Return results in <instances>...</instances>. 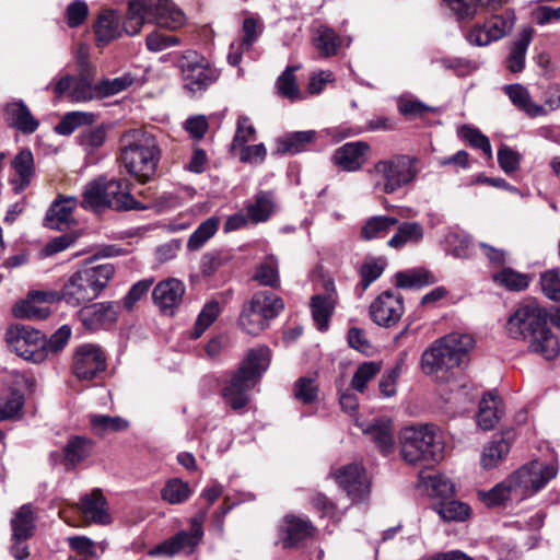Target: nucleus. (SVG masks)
I'll return each instance as SVG.
<instances>
[{"instance_id":"nucleus-1","label":"nucleus","mask_w":560,"mask_h":560,"mask_svg":"<svg viewBox=\"0 0 560 560\" xmlns=\"http://www.w3.org/2000/svg\"><path fill=\"white\" fill-rule=\"evenodd\" d=\"M548 314L536 301H526L510 316L506 330L513 339L527 340L530 351L545 359H555L560 352L558 338L547 327Z\"/></svg>"},{"instance_id":"nucleus-2","label":"nucleus","mask_w":560,"mask_h":560,"mask_svg":"<svg viewBox=\"0 0 560 560\" xmlns=\"http://www.w3.org/2000/svg\"><path fill=\"white\" fill-rule=\"evenodd\" d=\"M474 339L465 334H451L434 341L421 355L422 372L439 383H450L467 363Z\"/></svg>"},{"instance_id":"nucleus-3","label":"nucleus","mask_w":560,"mask_h":560,"mask_svg":"<svg viewBox=\"0 0 560 560\" xmlns=\"http://www.w3.org/2000/svg\"><path fill=\"white\" fill-rule=\"evenodd\" d=\"M160 154L155 137L148 131L128 130L120 139L122 165L140 183H147L154 176Z\"/></svg>"},{"instance_id":"nucleus-4","label":"nucleus","mask_w":560,"mask_h":560,"mask_svg":"<svg viewBox=\"0 0 560 560\" xmlns=\"http://www.w3.org/2000/svg\"><path fill=\"white\" fill-rule=\"evenodd\" d=\"M400 455L411 465L421 460L440 462L445 443L441 430L432 423L405 427L399 432Z\"/></svg>"},{"instance_id":"nucleus-5","label":"nucleus","mask_w":560,"mask_h":560,"mask_svg":"<svg viewBox=\"0 0 560 560\" xmlns=\"http://www.w3.org/2000/svg\"><path fill=\"white\" fill-rule=\"evenodd\" d=\"M269 363L270 350L267 347L249 350L238 371L223 388L225 402L234 410L245 407L249 399V390L257 384Z\"/></svg>"},{"instance_id":"nucleus-6","label":"nucleus","mask_w":560,"mask_h":560,"mask_svg":"<svg viewBox=\"0 0 560 560\" xmlns=\"http://www.w3.org/2000/svg\"><path fill=\"white\" fill-rule=\"evenodd\" d=\"M419 172L417 156L394 154L377 161L369 171V175L375 191L389 195L411 184Z\"/></svg>"},{"instance_id":"nucleus-7","label":"nucleus","mask_w":560,"mask_h":560,"mask_svg":"<svg viewBox=\"0 0 560 560\" xmlns=\"http://www.w3.org/2000/svg\"><path fill=\"white\" fill-rule=\"evenodd\" d=\"M82 207L97 211L103 208L115 210H143L145 207L131 195V184L128 179L98 178L90 183L84 192Z\"/></svg>"},{"instance_id":"nucleus-8","label":"nucleus","mask_w":560,"mask_h":560,"mask_svg":"<svg viewBox=\"0 0 560 560\" xmlns=\"http://www.w3.org/2000/svg\"><path fill=\"white\" fill-rule=\"evenodd\" d=\"M184 20L183 12L171 0H130L124 28L127 34L136 35L145 22H154L175 30Z\"/></svg>"},{"instance_id":"nucleus-9","label":"nucleus","mask_w":560,"mask_h":560,"mask_svg":"<svg viewBox=\"0 0 560 560\" xmlns=\"http://www.w3.org/2000/svg\"><path fill=\"white\" fill-rule=\"evenodd\" d=\"M114 275L110 264L86 267L74 272L62 287L63 301L73 307L96 299Z\"/></svg>"},{"instance_id":"nucleus-10","label":"nucleus","mask_w":560,"mask_h":560,"mask_svg":"<svg viewBox=\"0 0 560 560\" xmlns=\"http://www.w3.org/2000/svg\"><path fill=\"white\" fill-rule=\"evenodd\" d=\"M284 305L276 294L267 291L256 292L244 305L238 324L248 335L257 336L265 330L269 320L279 315Z\"/></svg>"},{"instance_id":"nucleus-11","label":"nucleus","mask_w":560,"mask_h":560,"mask_svg":"<svg viewBox=\"0 0 560 560\" xmlns=\"http://www.w3.org/2000/svg\"><path fill=\"white\" fill-rule=\"evenodd\" d=\"M557 474L558 467L552 463L533 460L523 465L508 477L515 501L534 495L553 479Z\"/></svg>"},{"instance_id":"nucleus-12","label":"nucleus","mask_w":560,"mask_h":560,"mask_svg":"<svg viewBox=\"0 0 560 560\" xmlns=\"http://www.w3.org/2000/svg\"><path fill=\"white\" fill-rule=\"evenodd\" d=\"M185 88L192 93L201 92L214 83L220 72L196 50H186L177 59Z\"/></svg>"},{"instance_id":"nucleus-13","label":"nucleus","mask_w":560,"mask_h":560,"mask_svg":"<svg viewBox=\"0 0 560 560\" xmlns=\"http://www.w3.org/2000/svg\"><path fill=\"white\" fill-rule=\"evenodd\" d=\"M9 348L19 357L34 363L46 359L45 336L38 329L27 325H14L7 331Z\"/></svg>"},{"instance_id":"nucleus-14","label":"nucleus","mask_w":560,"mask_h":560,"mask_svg":"<svg viewBox=\"0 0 560 560\" xmlns=\"http://www.w3.org/2000/svg\"><path fill=\"white\" fill-rule=\"evenodd\" d=\"M94 75L93 71H80L78 77L65 75L57 81L54 93L58 98L67 96L74 103L101 100L98 83H93Z\"/></svg>"},{"instance_id":"nucleus-15","label":"nucleus","mask_w":560,"mask_h":560,"mask_svg":"<svg viewBox=\"0 0 560 560\" xmlns=\"http://www.w3.org/2000/svg\"><path fill=\"white\" fill-rule=\"evenodd\" d=\"M515 16L512 12L492 15L482 24H476L467 34L470 45L482 47L506 36L513 28Z\"/></svg>"},{"instance_id":"nucleus-16","label":"nucleus","mask_w":560,"mask_h":560,"mask_svg":"<svg viewBox=\"0 0 560 560\" xmlns=\"http://www.w3.org/2000/svg\"><path fill=\"white\" fill-rule=\"evenodd\" d=\"M203 536L202 521L194 518L191 521L190 529L182 530L172 538L156 546L150 550L151 556L165 555L172 557L179 552L191 553L199 545Z\"/></svg>"},{"instance_id":"nucleus-17","label":"nucleus","mask_w":560,"mask_h":560,"mask_svg":"<svg viewBox=\"0 0 560 560\" xmlns=\"http://www.w3.org/2000/svg\"><path fill=\"white\" fill-rule=\"evenodd\" d=\"M106 368V357L102 349L93 343H85L75 350L73 373L79 380L90 381Z\"/></svg>"},{"instance_id":"nucleus-18","label":"nucleus","mask_w":560,"mask_h":560,"mask_svg":"<svg viewBox=\"0 0 560 560\" xmlns=\"http://www.w3.org/2000/svg\"><path fill=\"white\" fill-rule=\"evenodd\" d=\"M335 479L352 501H361L370 493V482L363 467L359 464H349L335 472Z\"/></svg>"},{"instance_id":"nucleus-19","label":"nucleus","mask_w":560,"mask_h":560,"mask_svg":"<svg viewBox=\"0 0 560 560\" xmlns=\"http://www.w3.org/2000/svg\"><path fill=\"white\" fill-rule=\"evenodd\" d=\"M118 302H98L82 307L78 312V318L82 326L91 331H96L107 325L114 324L119 315Z\"/></svg>"},{"instance_id":"nucleus-20","label":"nucleus","mask_w":560,"mask_h":560,"mask_svg":"<svg viewBox=\"0 0 560 560\" xmlns=\"http://www.w3.org/2000/svg\"><path fill=\"white\" fill-rule=\"evenodd\" d=\"M402 313L404 306L401 296L389 291L380 294L370 305L371 318L380 326L388 327L396 324Z\"/></svg>"},{"instance_id":"nucleus-21","label":"nucleus","mask_w":560,"mask_h":560,"mask_svg":"<svg viewBox=\"0 0 560 560\" xmlns=\"http://www.w3.org/2000/svg\"><path fill=\"white\" fill-rule=\"evenodd\" d=\"M323 293L315 294L311 300L313 319L319 330H326L337 303L335 284L330 279L323 281Z\"/></svg>"},{"instance_id":"nucleus-22","label":"nucleus","mask_w":560,"mask_h":560,"mask_svg":"<svg viewBox=\"0 0 560 560\" xmlns=\"http://www.w3.org/2000/svg\"><path fill=\"white\" fill-rule=\"evenodd\" d=\"M33 378L24 374L12 375V390L7 398H0V421L19 417L24 406V390L31 389Z\"/></svg>"},{"instance_id":"nucleus-23","label":"nucleus","mask_w":560,"mask_h":560,"mask_svg":"<svg viewBox=\"0 0 560 560\" xmlns=\"http://www.w3.org/2000/svg\"><path fill=\"white\" fill-rule=\"evenodd\" d=\"M13 174L9 182L15 194L23 192L32 182L35 174L34 156L31 150H21L11 161Z\"/></svg>"},{"instance_id":"nucleus-24","label":"nucleus","mask_w":560,"mask_h":560,"mask_svg":"<svg viewBox=\"0 0 560 560\" xmlns=\"http://www.w3.org/2000/svg\"><path fill=\"white\" fill-rule=\"evenodd\" d=\"M5 121L25 135L35 132L39 126L28 106L21 100L8 103L4 107Z\"/></svg>"},{"instance_id":"nucleus-25","label":"nucleus","mask_w":560,"mask_h":560,"mask_svg":"<svg viewBox=\"0 0 560 560\" xmlns=\"http://www.w3.org/2000/svg\"><path fill=\"white\" fill-rule=\"evenodd\" d=\"M369 151L370 145L364 141L348 142L336 150L334 160L342 170L354 172L365 163Z\"/></svg>"},{"instance_id":"nucleus-26","label":"nucleus","mask_w":560,"mask_h":560,"mask_svg":"<svg viewBox=\"0 0 560 560\" xmlns=\"http://www.w3.org/2000/svg\"><path fill=\"white\" fill-rule=\"evenodd\" d=\"M504 415L502 399L494 393H488L479 401V409L476 415L477 425L483 430H492Z\"/></svg>"},{"instance_id":"nucleus-27","label":"nucleus","mask_w":560,"mask_h":560,"mask_svg":"<svg viewBox=\"0 0 560 560\" xmlns=\"http://www.w3.org/2000/svg\"><path fill=\"white\" fill-rule=\"evenodd\" d=\"M77 505L86 521L101 525L110 523L107 501L98 489L83 495Z\"/></svg>"},{"instance_id":"nucleus-28","label":"nucleus","mask_w":560,"mask_h":560,"mask_svg":"<svg viewBox=\"0 0 560 560\" xmlns=\"http://www.w3.org/2000/svg\"><path fill=\"white\" fill-rule=\"evenodd\" d=\"M185 285L177 279L161 281L153 290L154 303L162 312L172 311L183 299Z\"/></svg>"},{"instance_id":"nucleus-29","label":"nucleus","mask_w":560,"mask_h":560,"mask_svg":"<svg viewBox=\"0 0 560 560\" xmlns=\"http://www.w3.org/2000/svg\"><path fill=\"white\" fill-rule=\"evenodd\" d=\"M362 431L382 453L389 454L394 451V428L389 419H375L369 425L362 428Z\"/></svg>"},{"instance_id":"nucleus-30","label":"nucleus","mask_w":560,"mask_h":560,"mask_svg":"<svg viewBox=\"0 0 560 560\" xmlns=\"http://www.w3.org/2000/svg\"><path fill=\"white\" fill-rule=\"evenodd\" d=\"M504 92L512 104L529 117L545 116L548 110L532 100L528 90L522 84H509L504 86Z\"/></svg>"},{"instance_id":"nucleus-31","label":"nucleus","mask_w":560,"mask_h":560,"mask_svg":"<svg viewBox=\"0 0 560 560\" xmlns=\"http://www.w3.org/2000/svg\"><path fill=\"white\" fill-rule=\"evenodd\" d=\"M312 524L304 518L295 516H287L282 524V545L284 548L296 546L313 534Z\"/></svg>"},{"instance_id":"nucleus-32","label":"nucleus","mask_w":560,"mask_h":560,"mask_svg":"<svg viewBox=\"0 0 560 560\" xmlns=\"http://www.w3.org/2000/svg\"><path fill=\"white\" fill-rule=\"evenodd\" d=\"M75 206L77 199L73 197L55 201L46 214V225L55 230L67 228L73 221L72 212Z\"/></svg>"},{"instance_id":"nucleus-33","label":"nucleus","mask_w":560,"mask_h":560,"mask_svg":"<svg viewBox=\"0 0 560 560\" xmlns=\"http://www.w3.org/2000/svg\"><path fill=\"white\" fill-rule=\"evenodd\" d=\"M316 132L314 130L295 131L287 133L276 141L277 154H298L314 141Z\"/></svg>"},{"instance_id":"nucleus-34","label":"nucleus","mask_w":560,"mask_h":560,"mask_svg":"<svg viewBox=\"0 0 560 560\" xmlns=\"http://www.w3.org/2000/svg\"><path fill=\"white\" fill-rule=\"evenodd\" d=\"M96 45L106 46L120 35L119 16L115 11L107 10L100 14L94 24Z\"/></svg>"},{"instance_id":"nucleus-35","label":"nucleus","mask_w":560,"mask_h":560,"mask_svg":"<svg viewBox=\"0 0 560 560\" xmlns=\"http://www.w3.org/2000/svg\"><path fill=\"white\" fill-rule=\"evenodd\" d=\"M534 30L525 27L520 33L517 40L512 45L506 58V68L511 72H521L525 68L527 48L532 42Z\"/></svg>"},{"instance_id":"nucleus-36","label":"nucleus","mask_w":560,"mask_h":560,"mask_svg":"<svg viewBox=\"0 0 560 560\" xmlns=\"http://www.w3.org/2000/svg\"><path fill=\"white\" fill-rule=\"evenodd\" d=\"M444 2L457 19L464 20L475 16L478 7L495 10L506 0H444Z\"/></svg>"},{"instance_id":"nucleus-37","label":"nucleus","mask_w":560,"mask_h":560,"mask_svg":"<svg viewBox=\"0 0 560 560\" xmlns=\"http://www.w3.org/2000/svg\"><path fill=\"white\" fill-rule=\"evenodd\" d=\"M395 279L396 285L401 289H421L436 282L435 276L422 268L397 272Z\"/></svg>"},{"instance_id":"nucleus-38","label":"nucleus","mask_w":560,"mask_h":560,"mask_svg":"<svg viewBox=\"0 0 560 560\" xmlns=\"http://www.w3.org/2000/svg\"><path fill=\"white\" fill-rule=\"evenodd\" d=\"M12 539H28L35 529V516L31 504L22 505L11 521Z\"/></svg>"},{"instance_id":"nucleus-39","label":"nucleus","mask_w":560,"mask_h":560,"mask_svg":"<svg viewBox=\"0 0 560 560\" xmlns=\"http://www.w3.org/2000/svg\"><path fill=\"white\" fill-rule=\"evenodd\" d=\"M424 230L419 222H402L398 224L396 233L388 241V246L399 249L405 244H418L423 240Z\"/></svg>"},{"instance_id":"nucleus-40","label":"nucleus","mask_w":560,"mask_h":560,"mask_svg":"<svg viewBox=\"0 0 560 560\" xmlns=\"http://www.w3.org/2000/svg\"><path fill=\"white\" fill-rule=\"evenodd\" d=\"M50 313L49 306L39 305L28 294L25 299L16 302L12 308L15 318L27 320H43L48 318Z\"/></svg>"},{"instance_id":"nucleus-41","label":"nucleus","mask_w":560,"mask_h":560,"mask_svg":"<svg viewBox=\"0 0 560 560\" xmlns=\"http://www.w3.org/2000/svg\"><path fill=\"white\" fill-rule=\"evenodd\" d=\"M398 224V220L388 215H376L370 218L361 229V237L365 241L382 238Z\"/></svg>"},{"instance_id":"nucleus-42","label":"nucleus","mask_w":560,"mask_h":560,"mask_svg":"<svg viewBox=\"0 0 560 560\" xmlns=\"http://www.w3.org/2000/svg\"><path fill=\"white\" fill-rule=\"evenodd\" d=\"M93 450V442L84 436H71L65 447V460L70 466H75L88 458Z\"/></svg>"},{"instance_id":"nucleus-43","label":"nucleus","mask_w":560,"mask_h":560,"mask_svg":"<svg viewBox=\"0 0 560 560\" xmlns=\"http://www.w3.org/2000/svg\"><path fill=\"white\" fill-rule=\"evenodd\" d=\"M419 481L430 495L446 498L454 492L452 481L441 474L421 472L419 475Z\"/></svg>"},{"instance_id":"nucleus-44","label":"nucleus","mask_w":560,"mask_h":560,"mask_svg":"<svg viewBox=\"0 0 560 560\" xmlns=\"http://www.w3.org/2000/svg\"><path fill=\"white\" fill-rule=\"evenodd\" d=\"M510 443L504 439L490 441L481 453V465L485 469L497 467L509 454Z\"/></svg>"},{"instance_id":"nucleus-45","label":"nucleus","mask_w":560,"mask_h":560,"mask_svg":"<svg viewBox=\"0 0 560 560\" xmlns=\"http://www.w3.org/2000/svg\"><path fill=\"white\" fill-rule=\"evenodd\" d=\"M192 493L188 482L179 478H172L166 481L161 490V498L170 504H182L186 502Z\"/></svg>"},{"instance_id":"nucleus-46","label":"nucleus","mask_w":560,"mask_h":560,"mask_svg":"<svg viewBox=\"0 0 560 560\" xmlns=\"http://www.w3.org/2000/svg\"><path fill=\"white\" fill-rule=\"evenodd\" d=\"M97 115L91 112L67 113L60 122L55 127L57 133L62 136L71 135L78 127L92 125L96 121Z\"/></svg>"},{"instance_id":"nucleus-47","label":"nucleus","mask_w":560,"mask_h":560,"mask_svg":"<svg viewBox=\"0 0 560 560\" xmlns=\"http://www.w3.org/2000/svg\"><path fill=\"white\" fill-rule=\"evenodd\" d=\"M90 423L92 430L100 435L120 432L128 428V421L118 416L92 415Z\"/></svg>"},{"instance_id":"nucleus-48","label":"nucleus","mask_w":560,"mask_h":560,"mask_svg":"<svg viewBox=\"0 0 560 560\" xmlns=\"http://www.w3.org/2000/svg\"><path fill=\"white\" fill-rule=\"evenodd\" d=\"M434 510L446 522H464L470 514V508L456 500L440 502Z\"/></svg>"},{"instance_id":"nucleus-49","label":"nucleus","mask_w":560,"mask_h":560,"mask_svg":"<svg viewBox=\"0 0 560 560\" xmlns=\"http://www.w3.org/2000/svg\"><path fill=\"white\" fill-rule=\"evenodd\" d=\"M342 40L336 32L327 26H319L316 32L315 46L325 57L337 54Z\"/></svg>"},{"instance_id":"nucleus-50","label":"nucleus","mask_w":560,"mask_h":560,"mask_svg":"<svg viewBox=\"0 0 560 560\" xmlns=\"http://www.w3.org/2000/svg\"><path fill=\"white\" fill-rule=\"evenodd\" d=\"M275 208L272 196L268 192H259L254 203L247 207V214L252 222L258 223L269 219Z\"/></svg>"},{"instance_id":"nucleus-51","label":"nucleus","mask_w":560,"mask_h":560,"mask_svg":"<svg viewBox=\"0 0 560 560\" xmlns=\"http://www.w3.org/2000/svg\"><path fill=\"white\" fill-rule=\"evenodd\" d=\"M218 226V218H209L203 221L188 238V249L198 250L201 248L215 234Z\"/></svg>"},{"instance_id":"nucleus-52","label":"nucleus","mask_w":560,"mask_h":560,"mask_svg":"<svg viewBox=\"0 0 560 560\" xmlns=\"http://www.w3.org/2000/svg\"><path fill=\"white\" fill-rule=\"evenodd\" d=\"M478 495L489 506L500 505L509 500L515 501L514 492L508 478L489 491H480Z\"/></svg>"},{"instance_id":"nucleus-53","label":"nucleus","mask_w":560,"mask_h":560,"mask_svg":"<svg viewBox=\"0 0 560 560\" xmlns=\"http://www.w3.org/2000/svg\"><path fill=\"white\" fill-rule=\"evenodd\" d=\"M382 370L381 362H364L360 364L351 380V388L363 393L369 382H371Z\"/></svg>"},{"instance_id":"nucleus-54","label":"nucleus","mask_w":560,"mask_h":560,"mask_svg":"<svg viewBox=\"0 0 560 560\" xmlns=\"http://www.w3.org/2000/svg\"><path fill=\"white\" fill-rule=\"evenodd\" d=\"M255 280L261 285L276 288L279 284L278 260L275 256H267L258 266Z\"/></svg>"},{"instance_id":"nucleus-55","label":"nucleus","mask_w":560,"mask_h":560,"mask_svg":"<svg viewBox=\"0 0 560 560\" xmlns=\"http://www.w3.org/2000/svg\"><path fill=\"white\" fill-rule=\"evenodd\" d=\"M221 313V306L217 301H210L205 304L201 312L198 315L191 337L199 338L208 327L218 318Z\"/></svg>"},{"instance_id":"nucleus-56","label":"nucleus","mask_w":560,"mask_h":560,"mask_svg":"<svg viewBox=\"0 0 560 560\" xmlns=\"http://www.w3.org/2000/svg\"><path fill=\"white\" fill-rule=\"evenodd\" d=\"M493 279L495 282L511 291L525 290L529 284V277L527 275L516 272L510 268H504L500 272L495 273Z\"/></svg>"},{"instance_id":"nucleus-57","label":"nucleus","mask_w":560,"mask_h":560,"mask_svg":"<svg viewBox=\"0 0 560 560\" xmlns=\"http://www.w3.org/2000/svg\"><path fill=\"white\" fill-rule=\"evenodd\" d=\"M385 265V260L382 258L369 257L365 259L360 269L363 290L368 289L383 273Z\"/></svg>"},{"instance_id":"nucleus-58","label":"nucleus","mask_w":560,"mask_h":560,"mask_svg":"<svg viewBox=\"0 0 560 560\" xmlns=\"http://www.w3.org/2000/svg\"><path fill=\"white\" fill-rule=\"evenodd\" d=\"M133 83V77L126 73L113 80H102L98 82V95L101 98L118 94L128 89Z\"/></svg>"},{"instance_id":"nucleus-59","label":"nucleus","mask_w":560,"mask_h":560,"mask_svg":"<svg viewBox=\"0 0 560 560\" xmlns=\"http://www.w3.org/2000/svg\"><path fill=\"white\" fill-rule=\"evenodd\" d=\"M296 69V67H288L277 80L278 91L283 97L295 100L300 96V90L293 74Z\"/></svg>"},{"instance_id":"nucleus-60","label":"nucleus","mask_w":560,"mask_h":560,"mask_svg":"<svg viewBox=\"0 0 560 560\" xmlns=\"http://www.w3.org/2000/svg\"><path fill=\"white\" fill-rule=\"evenodd\" d=\"M540 285L548 299L560 302V271L558 269L544 272L540 277Z\"/></svg>"},{"instance_id":"nucleus-61","label":"nucleus","mask_w":560,"mask_h":560,"mask_svg":"<svg viewBox=\"0 0 560 560\" xmlns=\"http://www.w3.org/2000/svg\"><path fill=\"white\" fill-rule=\"evenodd\" d=\"M460 136L472 147L480 149L488 158L492 156L491 144L488 137L482 135L478 129L464 126L460 129Z\"/></svg>"},{"instance_id":"nucleus-62","label":"nucleus","mask_w":560,"mask_h":560,"mask_svg":"<svg viewBox=\"0 0 560 560\" xmlns=\"http://www.w3.org/2000/svg\"><path fill=\"white\" fill-rule=\"evenodd\" d=\"M71 328L69 325H62L59 329H57L48 340L45 339V352L46 357L49 352L57 353L62 350L66 345L69 342L71 337Z\"/></svg>"},{"instance_id":"nucleus-63","label":"nucleus","mask_w":560,"mask_h":560,"mask_svg":"<svg viewBox=\"0 0 560 560\" xmlns=\"http://www.w3.org/2000/svg\"><path fill=\"white\" fill-rule=\"evenodd\" d=\"M317 386L310 377H301L295 383L294 396L303 404H311L317 398Z\"/></svg>"},{"instance_id":"nucleus-64","label":"nucleus","mask_w":560,"mask_h":560,"mask_svg":"<svg viewBox=\"0 0 560 560\" xmlns=\"http://www.w3.org/2000/svg\"><path fill=\"white\" fill-rule=\"evenodd\" d=\"M180 43L179 37L175 35L153 32L147 37V47L151 51H161Z\"/></svg>"}]
</instances>
